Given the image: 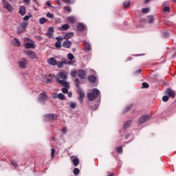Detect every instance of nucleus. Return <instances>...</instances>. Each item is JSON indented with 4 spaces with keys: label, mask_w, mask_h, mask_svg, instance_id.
<instances>
[{
    "label": "nucleus",
    "mask_w": 176,
    "mask_h": 176,
    "mask_svg": "<svg viewBox=\"0 0 176 176\" xmlns=\"http://www.w3.org/2000/svg\"><path fill=\"white\" fill-rule=\"evenodd\" d=\"M100 94L101 93L100 92V90H98V89H94L92 90V92L87 94V98L89 101H93L95 98L99 97Z\"/></svg>",
    "instance_id": "1"
},
{
    "label": "nucleus",
    "mask_w": 176,
    "mask_h": 176,
    "mask_svg": "<svg viewBox=\"0 0 176 176\" xmlns=\"http://www.w3.org/2000/svg\"><path fill=\"white\" fill-rule=\"evenodd\" d=\"M56 82L58 83L59 85H61L62 86H64L65 88H62V92L64 93V94H67L68 93V89L69 87V84L67 82V81L60 80V78H56Z\"/></svg>",
    "instance_id": "2"
},
{
    "label": "nucleus",
    "mask_w": 176,
    "mask_h": 176,
    "mask_svg": "<svg viewBox=\"0 0 176 176\" xmlns=\"http://www.w3.org/2000/svg\"><path fill=\"white\" fill-rule=\"evenodd\" d=\"M47 100V96L45 93H41L38 95V102L41 104H45Z\"/></svg>",
    "instance_id": "3"
},
{
    "label": "nucleus",
    "mask_w": 176,
    "mask_h": 176,
    "mask_svg": "<svg viewBox=\"0 0 176 176\" xmlns=\"http://www.w3.org/2000/svg\"><path fill=\"white\" fill-rule=\"evenodd\" d=\"M151 120V115H146L142 116V117L139 118L138 123L139 124H142V123H145L148 122V120Z\"/></svg>",
    "instance_id": "4"
},
{
    "label": "nucleus",
    "mask_w": 176,
    "mask_h": 176,
    "mask_svg": "<svg viewBox=\"0 0 176 176\" xmlns=\"http://www.w3.org/2000/svg\"><path fill=\"white\" fill-rule=\"evenodd\" d=\"M2 3L4 9H7L8 12H13V7H12V5H10V3H9L6 0H2Z\"/></svg>",
    "instance_id": "5"
},
{
    "label": "nucleus",
    "mask_w": 176,
    "mask_h": 176,
    "mask_svg": "<svg viewBox=\"0 0 176 176\" xmlns=\"http://www.w3.org/2000/svg\"><path fill=\"white\" fill-rule=\"evenodd\" d=\"M64 64L65 65H69V64H71V61L65 60V58H63L61 59V62L57 63L56 65L58 68H63V67H64Z\"/></svg>",
    "instance_id": "6"
},
{
    "label": "nucleus",
    "mask_w": 176,
    "mask_h": 176,
    "mask_svg": "<svg viewBox=\"0 0 176 176\" xmlns=\"http://www.w3.org/2000/svg\"><path fill=\"white\" fill-rule=\"evenodd\" d=\"M25 54L32 60H35L36 58V54L33 51L28 50L25 52Z\"/></svg>",
    "instance_id": "7"
},
{
    "label": "nucleus",
    "mask_w": 176,
    "mask_h": 176,
    "mask_svg": "<svg viewBox=\"0 0 176 176\" xmlns=\"http://www.w3.org/2000/svg\"><path fill=\"white\" fill-rule=\"evenodd\" d=\"M45 118L47 120L51 122L52 120H56L58 118V116L56 114H46Z\"/></svg>",
    "instance_id": "8"
},
{
    "label": "nucleus",
    "mask_w": 176,
    "mask_h": 176,
    "mask_svg": "<svg viewBox=\"0 0 176 176\" xmlns=\"http://www.w3.org/2000/svg\"><path fill=\"white\" fill-rule=\"evenodd\" d=\"M72 161L73 162V164L74 166V167H78V166H79V158H78V157L73 155L71 157Z\"/></svg>",
    "instance_id": "9"
},
{
    "label": "nucleus",
    "mask_w": 176,
    "mask_h": 176,
    "mask_svg": "<svg viewBox=\"0 0 176 176\" xmlns=\"http://www.w3.org/2000/svg\"><path fill=\"white\" fill-rule=\"evenodd\" d=\"M166 94H167L168 96H169V97H171L172 98H175V92L170 88L166 89Z\"/></svg>",
    "instance_id": "10"
},
{
    "label": "nucleus",
    "mask_w": 176,
    "mask_h": 176,
    "mask_svg": "<svg viewBox=\"0 0 176 176\" xmlns=\"http://www.w3.org/2000/svg\"><path fill=\"white\" fill-rule=\"evenodd\" d=\"M71 46H72V41L69 40H67L63 43V47H65V49H70Z\"/></svg>",
    "instance_id": "11"
},
{
    "label": "nucleus",
    "mask_w": 176,
    "mask_h": 176,
    "mask_svg": "<svg viewBox=\"0 0 176 176\" xmlns=\"http://www.w3.org/2000/svg\"><path fill=\"white\" fill-rule=\"evenodd\" d=\"M78 76L80 79H85L86 78V72L83 69H80L78 72Z\"/></svg>",
    "instance_id": "12"
},
{
    "label": "nucleus",
    "mask_w": 176,
    "mask_h": 176,
    "mask_svg": "<svg viewBox=\"0 0 176 176\" xmlns=\"http://www.w3.org/2000/svg\"><path fill=\"white\" fill-rule=\"evenodd\" d=\"M11 43L12 45H13V46H16L18 47L21 46V43L20 42V40H19V38H14L13 40H12Z\"/></svg>",
    "instance_id": "13"
},
{
    "label": "nucleus",
    "mask_w": 176,
    "mask_h": 176,
    "mask_svg": "<svg viewBox=\"0 0 176 176\" xmlns=\"http://www.w3.org/2000/svg\"><path fill=\"white\" fill-rule=\"evenodd\" d=\"M86 25L82 23H79L76 25L78 31H85V30H86Z\"/></svg>",
    "instance_id": "14"
},
{
    "label": "nucleus",
    "mask_w": 176,
    "mask_h": 176,
    "mask_svg": "<svg viewBox=\"0 0 176 176\" xmlns=\"http://www.w3.org/2000/svg\"><path fill=\"white\" fill-rule=\"evenodd\" d=\"M27 63H28V60L25 58H22V60H20L19 62V65L20 68H25V65H27Z\"/></svg>",
    "instance_id": "15"
},
{
    "label": "nucleus",
    "mask_w": 176,
    "mask_h": 176,
    "mask_svg": "<svg viewBox=\"0 0 176 176\" xmlns=\"http://www.w3.org/2000/svg\"><path fill=\"white\" fill-rule=\"evenodd\" d=\"M79 91V100L80 102H83V98H85V92H83V89L78 88Z\"/></svg>",
    "instance_id": "16"
},
{
    "label": "nucleus",
    "mask_w": 176,
    "mask_h": 176,
    "mask_svg": "<svg viewBox=\"0 0 176 176\" xmlns=\"http://www.w3.org/2000/svg\"><path fill=\"white\" fill-rule=\"evenodd\" d=\"M27 12V10L25 9V6H21L19 8V13L21 16H24Z\"/></svg>",
    "instance_id": "17"
},
{
    "label": "nucleus",
    "mask_w": 176,
    "mask_h": 176,
    "mask_svg": "<svg viewBox=\"0 0 176 176\" xmlns=\"http://www.w3.org/2000/svg\"><path fill=\"white\" fill-rule=\"evenodd\" d=\"M58 31H67V30H69V25L65 24L63 25L61 27L58 28Z\"/></svg>",
    "instance_id": "18"
},
{
    "label": "nucleus",
    "mask_w": 176,
    "mask_h": 176,
    "mask_svg": "<svg viewBox=\"0 0 176 176\" xmlns=\"http://www.w3.org/2000/svg\"><path fill=\"white\" fill-rule=\"evenodd\" d=\"M88 80L90 82V83H96V80H97V77L94 75H90L88 77Z\"/></svg>",
    "instance_id": "19"
},
{
    "label": "nucleus",
    "mask_w": 176,
    "mask_h": 176,
    "mask_svg": "<svg viewBox=\"0 0 176 176\" xmlns=\"http://www.w3.org/2000/svg\"><path fill=\"white\" fill-rule=\"evenodd\" d=\"M74 35V32H69L63 36V39H66V41H68V39H71V38H72Z\"/></svg>",
    "instance_id": "20"
},
{
    "label": "nucleus",
    "mask_w": 176,
    "mask_h": 176,
    "mask_svg": "<svg viewBox=\"0 0 176 176\" xmlns=\"http://www.w3.org/2000/svg\"><path fill=\"white\" fill-rule=\"evenodd\" d=\"M25 47V49H35V45L32 43H26Z\"/></svg>",
    "instance_id": "21"
},
{
    "label": "nucleus",
    "mask_w": 176,
    "mask_h": 176,
    "mask_svg": "<svg viewBox=\"0 0 176 176\" xmlns=\"http://www.w3.org/2000/svg\"><path fill=\"white\" fill-rule=\"evenodd\" d=\"M48 63L50 65H57V60L54 58H50L48 60Z\"/></svg>",
    "instance_id": "22"
},
{
    "label": "nucleus",
    "mask_w": 176,
    "mask_h": 176,
    "mask_svg": "<svg viewBox=\"0 0 176 176\" xmlns=\"http://www.w3.org/2000/svg\"><path fill=\"white\" fill-rule=\"evenodd\" d=\"M83 45L86 52H90L91 50V48L90 47V44L89 43L84 42Z\"/></svg>",
    "instance_id": "23"
},
{
    "label": "nucleus",
    "mask_w": 176,
    "mask_h": 176,
    "mask_svg": "<svg viewBox=\"0 0 176 176\" xmlns=\"http://www.w3.org/2000/svg\"><path fill=\"white\" fill-rule=\"evenodd\" d=\"M59 77L61 78V79H63V80H65V79H67V78H68L67 76V73L65 72H61L60 74H59Z\"/></svg>",
    "instance_id": "24"
},
{
    "label": "nucleus",
    "mask_w": 176,
    "mask_h": 176,
    "mask_svg": "<svg viewBox=\"0 0 176 176\" xmlns=\"http://www.w3.org/2000/svg\"><path fill=\"white\" fill-rule=\"evenodd\" d=\"M67 21H68V23H69L70 24H74V23H75L76 19L75 17L74 16H68L67 18Z\"/></svg>",
    "instance_id": "25"
},
{
    "label": "nucleus",
    "mask_w": 176,
    "mask_h": 176,
    "mask_svg": "<svg viewBox=\"0 0 176 176\" xmlns=\"http://www.w3.org/2000/svg\"><path fill=\"white\" fill-rule=\"evenodd\" d=\"M131 108H133V104H129L122 111V113H126L127 112H129V111H130L131 109Z\"/></svg>",
    "instance_id": "26"
},
{
    "label": "nucleus",
    "mask_w": 176,
    "mask_h": 176,
    "mask_svg": "<svg viewBox=\"0 0 176 176\" xmlns=\"http://www.w3.org/2000/svg\"><path fill=\"white\" fill-rule=\"evenodd\" d=\"M28 26V23L27 22H22L20 24V28H21L22 30H24L25 31V28H27V27Z\"/></svg>",
    "instance_id": "27"
},
{
    "label": "nucleus",
    "mask_w": 176,
    "mask_h": 176,
    "mask_svg": "<svg viewBox=\"0 0 176 176\" xmlns=\"http://www.w3.org/2000/svg\"><path fill=\"white\" fill-rule=\"evenodd\" d=\"M47 21H49V20L45 17H42L39 19V23L41 25L45 24V23H47Z\"/></svg>",
    "instance_id": "28"
},
{
    "label": "nucleus",
    "mask_w": 176,
    "mask_h": 176,
    "mask_svg": "<svg viewBox=\"0 0 176 176\" xmlns=\"http://www.w3.org/2000/svg\"><path fill=\"white\" fill-rule=\"evenodd\" d=\"M131 125V120H128L124 124V129H127Z\"/></svg>",
    "instance_id": "29"
},
{
    "label": "nucleus",
    "mask_w": 176,
    "mask_h": 176,
    "mask_svg": "<svg viewBox=\"0 0 176 176\" xmlns=\"http://www.w3.org/2000/svg\"><path fill=\"white\" fill-rule=\"evenodd\" d=\"M147 20L148 24H152V23H153V16H148Z\"/></svg>",
    "instance_id": "30"
},
{
    "label": "nucleus",
    "mask_w": 176,
    "mask_h": 176,
    "mask_svg": "<svg viewBox=\"0 0 176 176\" xmlns=\"http://www.w3.org/2000/svg\"><path fill=\"white\" fill-rule=\"evenodd\" d=\"M67 58H68V60H70V61H72V60H74V58H75V56H74V54L69 53L67 54Z\"/></svg>",
    "instance_id": "31"
},
{
    "label": "nucleus",
    "mask_w": 176,
    "mask_h": 176,
    "mask_svg": "<svg viewBox=\"0 0 176 176\" xmlns=\"http://www.w3.org/2000/svg\"><path fill=\"white\" fill-rule=\"evenodd\" d=\"M58 98H59V100H65V96H64V94H58Z\"/></svg>",
    "instance_id": "32"
},
{
    "label": "nucleus",
    "mask_w": 176,
    "mask_h": 176,
    "mask_svg": "<svg viewBox=\"0 0 176 176\" xmlns=\"http://www.w3.org/2000/svg\"><path fill=\"white\" fill-rule=\"evenodd\" d=\"M31 17H32V15L30 14L29 16L28 15H26L23 18V20L24 21H28V20H30V19H31Z\"/></svg>",
    "instance_id": "33"
},
{
    "label": "nucleus",
    "mask_w": 176,
    "mask_h": 176,
    "mask_svg": "<svg viewBox=\"0 0 176 176\" xmlns=\"http://www.w3.org/2000/svg\"><path fill=\"white\" fill-rule=\"evenodd\" d=\"M130 5H131V3L130 1H125L124 3H123V6L124 8H129L130 6Z\"/></svg>",
    "instance_id": "34"
},
{
    "label": "nucleus",
    "mask_w": 176,
    "mask_h": 176,
    "mask_svg": "<svg viewBox=\"0 0 176 176\" xmlns=\"http://www.w3.org/2000/svg\"><path fill=\"white\" fill-rule=\"evenodd\" d=\"M55 47H56V49H61V43L56 41L55 43Z\"/></svg>",
    "instance_id": "35"
},
{
    "label": "nucleus",
    "mask_w": 176,
    "mask_h": 176,
    "mask_svg": "<svg viewBox=\"0 0 176 176\" xmlns=\"http://www.w3.org/2000/svg\"><path fill=\"white\" fill-rule=\"evenodd\" d=\"M142 87H143L144 89H148V88H149V84H148V83L146 82H142Z\"/></svg>",
    "instance_id": "36"
},
{
    "label": "nucleus",
    "mask_w": 176,
    "mask_h": 176,
    "mask_svg": "<svg viewBox=\"0 0 176 176\" xmlns=\"http://www.w3.org/2000/svg\"><path fill=\"white\" fill-rule=\"evenodd\" d=\"M63 9L64 10H65L66 12H68L69 13H71L72 12L71 7L69 6H65Z\"/></svg>",
    "instance_id": "37"
},
{
    "label": "nucleus",
    "mask_w": 176,
    "mask_h": 176,
    "mask_svg": "<svg viewBox=\"0 0 176 176\" xmlns=\"http://www.w3.org/2000/svg\"><path fill=\"white\" fill-rule=\"evenodd\" d=\"M117 152L118 153H122L123 152V147L122 146H120L117 148Z\"/></svg>",
    "instance_id": "38"
},
{
    "label": "nucleus",
    "mask_w": 176,
    "mask_h": 176,
    "mask_svg": "<svg viewBox=\"0 0 176 176\" xmlns=\"http://www.w3.org/2000/svg\"><path fill=\"white\" fill-rule=\"evenodd\" d=\"M56 42H59L61 43V42H63V41L64 40V38L61 37V36H57L56 37Z\"/></svg>",
    "instance_id": "39"
},
{
    "label": "nucleus",
    "mask_w": 176,
    "mask_h": 176,
    "mask_svg": "<svg viewBox=\"0 0 176 176\" xmlns=\"http://www.w3.org/2000/svg\"><path fill=\"white\" fill-rule=\"evenodd\" d=\"M79 173H80L79 168H75L74 169V175H78L79 174Z\"/></svg>",
    "instance_id": "40"
},
{
    "label": "nucleus",
    "mask_w": 176,
    "mask_h": 176,
    "mask_svg": "<svg viewBox=\"0 0 176 176\" xmlns=\"http://www.w3.org/2000/svg\"><path fill=\"white\" fill-rule=\"evenodd\" d=\"M24 31H25L24 29H21V28H20V26H19V28L17 30V34L19 35H20V34H23V32H24Z\"/></svg>",
    "instance_id": "41"
},
{
    "label": "nucleus",
    "mask_w": 176,
    "mask_h": 176,
    "mask_svg": "<svg viewBox=\"0 0 176 176\" xmlns=\"http://www.w3.org/2000/svg\"><path fill=\"white\" fill-rule=\"evenodd\" d=\"M97 108H98V104H94V106L90 107V109H91V111H96Z\"/></svg>",
    "instance_id": "42"
},
{
    "label": "nucleus",
    "mask_w": 176,
    "mask_h": 176,
    "mask_svg": "<svg viewBox=\"0 0 176 176\" xmlns=\"http://www.w3.org/2000/svg\"><path fill=\"white\" fill-rule=\"evenodd\" d=\"M168 100H169V98L167 96H164L162 97V101H164V102H167Z\"/></svg>",
    "instance_id": "43"
},
{
    "label": "nucleus",
    "mask_w": 176,
    "mask_h": 176,
    "mask_svg": "<svg viewBox=\"0 0 176 176\" xmlns=\"http://www.w3.org/2000/svg\"><path fill=\"white\" fill-rule=\"evenodd\" d=\"M54 16V15L50 12L46 14V17H48V19H53Z\"/></svg>",
    "instance_id": "44"
},
{
    "label": "nucleus",
    "mask_w": 176,
    "mask_h": 176,
    "mask_svg": "<svg viewBox=\"0 0 176 176\" xmlns=\"http://www.w3.org/2000/svg\"><path fill=\"white\" fill-rule=\"evenodd\" d=\"M69 107H70V108H72V109H75V108L76 107V104L72 102L69 104Z\"/></svg>",
    "instance_id": "45"
},
{
    "label": "nucleus",
    "mask_w": 176,
    "mask_h": 176,
    "mask_svg": "<svg viewBox=\"0 0 176 176\" xmlns=\"http://www.w3.org/2000/svg\"><path fill=\"white\" fill-rule=\"evenodd\" d=\"M75 82H76V87H78V89H80V88L79 87V86H80L79 79L76 78Z\"/></svg>",
    "instance_id": "46"
},
{
    "label": "nucleus",
    "mask_w": 176,
    "mask_h": 176,
    "mask_svg": "<svg viewBox=\"0 0 176 176\" xmlns=\"http://www.w3.org/2000/svg\"><path fill=\"white\" fill-rule=\"evenodd\" d=\"M55 153H56V150L54 148H52L51 149V156H52V158L54 157V154Z\"/></svg>",
    "instance_id": "47"
},
{
    "label": "nucleus",
    "mask_w": 176,
    "mask_h": 176,
    "mask_svg": "<svg viewBox=\"0 0 176 176\" xmlns=\"http://www.w3.org/2000/svg\"><path fill=\"white\" fill-rule=\"evenodd\" d=\"M149 8H143L142 10V13H148V12H149Z\"/></svg>",
    "instance_id": "48"
},
{
    "label": "nucleus",
    "mask_w": 176,
    "mask_h": 176,
    "mask_svg": "<svg viewBox=\"0 0 176 176\" xmlns=\"http://www.w3.org/2000/svg\"><path fill=\"white\" fill-rule=\"evenodd\" d=\"M71 75H72V76H73V78H76V75H78V72L73 71V72H72Z\"/></svg>",
    "instance_id": "49"
},
{
    "label": "nucleus",
    "mask_w": 176,
    "mask_h": 176,
    "mask_svg": "<svg viewBox=\"0 0 176 176\" xmlns=\"http://www.w3.org/2000/svg\"><path fill=\"white\" fill-rule=\"evenodd\" d=\"M10 163L13 166V167H17V163L14 160H11Z\"/></svg>",
    "instance_id": "50"
},
{
    "label": "nucleus",
    "mask_w": 176,
    "mask_h": 176,
    "mask_svg": "<svg viewBox=\"0 0 176 176\" xmlns=\"http://www.w3.org/2000/svg\"><path fill=\"white\" fill-rule=\"evenodd\" d=\"M164 12H170V7L168 6H164L163 8Z\"/></svg>",
    "instance_id": "51"
},
{
    "label": "nucleus",
    "mask_w": 176,
    "mask_h": 176,
    "mask_svg": "<svg viewBox=\"0 0 176 176\" xmlns=\"http://www.w3.org/2000/svg\"><path fill=\"white\" fill-rule=\"evenodd\" d=\"M46 36L49 37V38H52V36H53V33H50V32H47L45 33Z\"/></svg>",
    "instance_id": "52"
},
{
    "label": "nucleus",
    "mask_w": 176,
    "mask_h": 176,
    "mask_svg": "<svg viewBox=\"0 0 176 176\" xmlns=\"http://www.w3.org/2000/svg\"><path fill=\"white\" fill-rule=\"evenodd\" d=\"M48 31H49V32H50V33H53V32H54V29L52 27H50V28H48Z\"/></svg>",
    "instance_id": "53"
},
{
    "label": "nucleus",
    "mask_w": 176,
    "mask_h": 176,
    "mask_svg": "<svg viewBox=\"0 0 176 176\" xmlns=\"http://www.w3.org/2000/svg\"><path fill=\"white\" fill-rule=\"evenodd\" d=\"M58 95H57V93H54L52 94V98H54L56 100V98H58Z\"/></svg>",
    "instance_id": "54"
},
{
    "label": "nucleus",
    "mask_w": 176,
    "mask_h": 176,
    "mask_svg": "<svg viewBox=\"0 0 176 176\" xmlns=\"http://www.w3.org/2000/svg\"><path fill=\"white\" fill-rule=\"evenodd\" d=\"M53 82V80L51 78H47V83H52Z\"/></svg>",
    "instance_id": "55"
},
{
    "label": "nucleus",
    "mask_w": 176,
    "mask_h": 176,
    "mask_svg": "<svg viewBox=\"0 0 176 176\" xmlns=\"http://www.w3.org/2000/svg\"><path fill=\"white\" fill-rule=\"evenodd\" d=\"M138 74H141V69H139V70L134 72L135 75H138Z\"/></svg>",
    "instance_id": "56"
},
{
    "label": "nucleus",
    "mask_w": 176,
    "mask_h": 176,
    "mask_svg": "<svg viewBox=\"0 0 176 176\" xmlns=\"http://www.w3.org/2000/svg\"><path fill=\"white\" fill-rule=\"evenodd\" d=\"M62 133H63V134H65V133H67V128H63V129H62Z\"/></svg>",
    "instance_id": "57"
},
{
    "label": "nucleus",
    "mask_w": 176,
    "mask_h": 176,
    "mask_svg": "<svg viewBox=\"0 0 176 176\" xmlns=\"http://www.w3.org/2000/svg\"><path fill=\"white\" fill-rule=\"evenodd\" d=\"M63 2H65V3H71V0H62Z\"/></svg>",
    "instance_id": "58"
},
{
    "label": "nucleus",
    "mask_w": 176,
    "mask_h": 176,
    "mask_svg": "<svg viewBox=\"0 0 176 176\" xmlns=\"http://www.w3.org/2000/svg\"><path fill=\"white\" fill-rule=\"evenodd\" d=\"M168 33H167V32H164V34H163V36H164V38H167V36H168Z\"/></svg>",
    "instance_id": "59"
},
{
    "label": "nucleus",
    "mask_w": 176,
    "mask_h": 176,
    "mask_svg": "<svg viewBox=\"0 0 176 176\" xmlns=\"http://www.w3.org/2000/svg\"><path fill=\"white\" fill-rule=\"evenodd\" d=\"M129 138H130V135L129 134L125 136L126 140H128Z\"/></svg>",
    "instance_id": "60"
},
{
    "label": "nucleus",
    "mask_w": 176,
    "mask_h": 176,
    "mask_svg": "<svg viewBox=\"0 0 176 176\" xmlns=\"http://www.w3.org/2000/svg\"><path fill=\"white\" fill-rule=\"evenodd\" d=\"M23 1L25 3H28L30 2V0H23Z\"/></svg>",
    "instance_id": "61"
},
{
    "label": "nucleus",
    "mask_w": 176,
    "mask_h": 176,
    "mask_svg": "<svg viewBox=\"0 0 176 176\" xmlns=\"http://www.w3.org/2000/svg\"><path fill=\"white\" fill-rule=\"evenodd\" d=\"M68 97H70V98L72 97V93H69L68 94Z\"/></svg>",
    "instance_id": "62"
},
{
    "label": "nucleus",
    "mask_w": 176,
    "mask_h": 176,
    "mask_svg": "<svg viewBox=\"0 0 176 176\" xmlns=\"http://www.w3.org/2000/svg\"><path fill=\"white\" fill-rule=\"evenodd\" d=\"M166 5H167V2L165 1L164 3H163V6H166Z\"/></svg>",
    "instance_id": "63"
},
{
    "label": "nucleus",
    "mask_w": 176,
    "mask_h": 176,
    "mask_svg": "<svg viewBox=\"0 0 176 176\" xmlns=\"http://www.w3.org/2000/svg\"><path fill=\"white\" fill-rule=\"evenodd\" d=\"M173 57H176V53L173 54Z\"/></svg>",
    "instance_id": "64"
}]
</instances>
